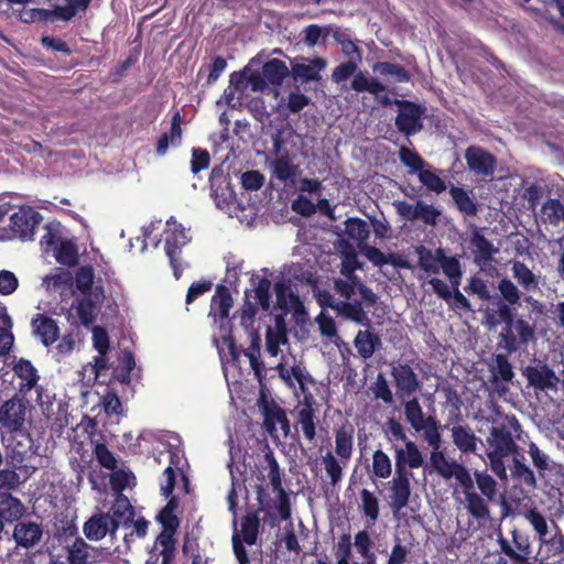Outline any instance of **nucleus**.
<instances>
[{"label": "nucleus", "mask_w": 564, "mask_h": 564, "mask_svg": "<svg viewBox=\"0 0 564 564\" xmlns=\"http://www.w3.org/2000/svg\"><path fill=\"white\" fill-rule=\"evenodd\" d=\"M420 182L431 192L441 194L446 189L445 182L433 171L424 170L417 173Z\"/></svg>", "instance_id": "nucleus-53"}, {"label": "nucleus", "mask_w": 564, "mask_h": 564, "mask_svg": "<svg viewBox=\"0 0 564 564\" xmlns=\"http://www.w3.org/2000/svg\"><path fill=\"white\" fill-rule=\"evenodd\" d=\"M25 512L21 500L8 492H0V520L4 522H18Z\"/></svg>", "instance_id": "nucleus-26"}, {"label": "nucleus", "mask_w": 564, "mask_h": 564, "mask_svg": "<svg viewBox=\"0 0 564 564\" xmlns=\"http://www.w3.org/2000/svg\"><path fill=\"white\" fill-rule=\"evenodd\" d=\"M9 219V238L32 240L43 216L32 207H20Z\"/></svg>", "instance_id": "nucleus-8"}, {"label": "nucleus", "mask_w": 564, "mask_h": 564, "mask_svg": "<svg viewBox=\"0 0 564 564\" xmlns=\"http://www.w3.org/2000/svg\"><path fill=\"white\" fill-rule=\"evenodd\" d=\"M118 523H113L109 513L99 512L91 516L83 527L85 536L90 541H100L107 534L115 538Z\"/></svg>", "instance_id": "nucleus-14"}, {"label": "nucleus", "mask_w": 564, "mask_h": 564, "mask_svg": "<svg viewBox=\"0 0 564 564\" xmlns=\"http://www.w3.org/2000/svg\"><path fill=\"white\" fill-rule=\"evenodd\" d=\"M315 400L312 393L305 394L296 411L295 429L303 433L308 443H314L317 435L318 419L314 409Z\"/></svg>", "instance_id": "nucleus-11"}, {"label": "nucleus", "mask_w": 564, "mask_h": 564, "mask_svg": "<svg viewBox=\"0 0 564 564\" xmlns=\"http://www.w3.org/2000/svg\"><path fill=\"white\" fill-rule=\"evenodd\" d=\"M358 70L357 61H347L336 66L332 74V79L336 84L346 82L350 76H355Z\"/></svg>", "instance_id": "nucleus-57"}, {"label": "nucleus", "mask_w": 564, "mask_h": 564, "mask_svg": "<svg viewBox=\"0 0 564 564\" xmlns=\"http://www.w3.org/2000/svg\"><path fill=\"white\" fill-rule=\"evenodd\" d=\"M406 422L415 432H423L424 440L432 447V452L441 451L442 436L438 422L435 417L425 416L417 398L403 402Z\"/></svg>", "instance_id": "nucleus-5"}, {"label": "nucleus", "mask_w": 564, "mask_h": 564, "mask_svg": "<svg viewBox=\"0 0 564 564\" xmlns=\"http://www.w3.org/2000/svg\"><path fill=\"white\" fill-rule=\"evenodd\" d=\"M512 475L525 486L531 488L536 487V479L532 469H530V467L527 466L523 462L518 459L517 455L513 456Z\"/></svg>", "instance_id": "nucleus-54"}, {"label": "nucleus", "mask_w": 564, "mask_h": 564, "mask_svg": "<svg viewBox=\"0 0 564 564\" xmlns=\"http://www.w3.org/2000/svg\"><path fill=\"white\" fill-rule=\"evenodd\" d=\"M464 158L470 172L484 178L494 177L497 167V159L492 153L479 145H469L465 150Z\"/></svg>", "instance_id": "nucleus-10"}, {"label": "nucleus", "mask_w": 564, "mask_h": 564, "mask_svg": "<svg viewBox=\"0 0 564 564\" xmlns=\"http://www.w3.org/2000/svg\"><path fill=\"white\" fill-rule=\"evenodd\" d=\"M232 304L234 300L228 288L223 284H218L212 299L210 307L215 317H218L221 321V328L224 327V323L230 324L229 312Z\"/></svg>", "instance_id": "nucleus-24"}, {"label": "nucleus", "mask_w": 564, "mask_h": 564, "mask_svg": "<svg viewBox=\"0 0 564 564\" xmlns=\"http://www.w3.org/2000/svg\"><path fill=\"white\" fill-rule=\"evenodd\" d=\"M270 172L272 177L283 184H289L294 183L296 176L300 174V167L297 164H294L293 156L285 151L271 161Z\"/></svg>", "instance_id": "nucleus-18"}, {"label": "nucleus", "mask_w": 564, "mask_h": 564, "mask_svg": "<svg viewBox=\"0 0 564 564\" xmlns=\"http://www.w3.org/2000/svg\"><path fill=\"white\" fill-rule=\"evenodd\" d=\"M33 335L43 346L50 347L59 338V327L57 322L45 314L37 313L31 319Z\"/></svg>", "instance_id": "nucleus-15"}, {"label": "nucleus", "mask_w": 564, "mask_h": 564, "mask_svg": "<svg viewBox=\"0 0 564 564\" xmlns=\"http://www.w3.org/2000/svg\"><path fill=\"white\" fill-rule=\"evenodd\" d=\"M108 513L119 528L121 522L126 525L132 522L134 509L127 496L118 494Z\"/></svg>", "instance_id": "nucleus-30"}, {"label": "nucleus", "mask_w": 564, "mask_h": 564, "mask_svg": "<svg viewBox=\"0 0 564 564\" xmlns=\"http://www.w3.org/2000/svg\"><path fill=\"white\" fill-rule=\"evenodd\" d=\"M274 292L278 305L282 310L297 308L302 306V302L297 294H295L289 281L280 280L274 284Z\"/></svg>", "instance_id": "nucleus-34"}, {"label": "nucleus", "mask_w": 564, "mask_h": 564, "mask_svg": "<svg viewBox=\"0 0 564 564\" xmlns=\"http://www.w3.org/2000/svg\"><path fill=\"white\" fill-rule=\"evenodd\" d=\"M399 111L395 117V127L406 137L414 135L423 129L422 117L425 109L410 100H398Z\"/></svg>", "instance_id": "nucleus-9"}, {"label": "nucleus", "mask_w": 564, "mask_h": 564, "mask_svg": "<svg viewBox=\"0 0 564 564\" xmlns=\"http://www.w3.org/2000/svg\"><path fill=\"white\" fill-rule=\"evenodd\" d=\"M475 480L477 484L478 489L482 494V496L488 500H492L497 492V482L496 480L486 471H478L476 470L474 473Z\"/></svg>", "instance_id": "nucleus-52"}, {"label": "nucleus", "mask_w": 564, "mask_h": 564, "mask_svg": "<svg viewBox=\"0 0 564 564\" xmlns=\"http://www.w3.org/2000/svg\"><path fill=\"white\" fill-rule=\"evenodd\" d=\"M65 1H66V4L57 6L54 10V13L58 19H61L63 21H69L77 13L86 12L91 0H65Z\"/></svg>", "instance_id": "nucleus-42"}, {"label": "nucleus", "mask_w": 564, "mask_h": 564, "mask_svg": "<svg viewBox=\"0 0 564 564\" xmlns=\"http://www.w3.org/2000/svg\"><path fill=\"white\" fill-rule=\"evenodd\" d=\"M430 462L434 470L445 480L455 478L465 495L466 509L477 520H486L490 510L485 499L475 491L474 479L468 468L455 459L446 458L442 451L432 452Z\"/></svg>", "instance_id": "nucleus-2"}, {"label": "nucleus", "mask_w": 564, "mask_h": 564, "mask_svg": "<svg viewBox=\"0 0 564 564\" xmlns=\"http://www.w3.org/2000/svg\"><path fill=\"white\" fill-rule=\"evenodd\" d=\"M523 375L527 378L529 386L540 391L556 389L560 381L554 370L546 364L527 366L523 370Z\"/></svg>", "instance_id": "nucleus-16"}, {"label": "nucleus", "mask_w": 564, "mask_h": 564, "mask_svg": "<svg viewBox=\"0 0 564 564\" xmlns=\"http://www.w3.org/2000/svg\"><path fill=\"white\" fill-rule=\"evenodd\" d=\"M437 256L441 257L440 267L447 278L455 276L462 272L460 262L457 258L446 256L442 249H437Z\"/></svg>", "instance_id": "nucleus-63"}, {"label": "nucleus", "mask_w": 564, "mask_h": 564, "mask_svg": "<svg viewBox=\"0 0 564 564\" xmlns=\"http://www.w3.org/2000/svg\"><path fill=\"white\" fill-rule=\"evenodd\" d=\"M371 390L375 395V399L381 400L386 404L393 403V393L383 373L377 375L376 381L373 382Z\"/></svg>", "instance_id": "nucleus-56"}, {"label": "nucleus", "mask_w": 564, "mask_h": 564, "mask_svg": "<svg viewBox=\"0 0 564 564\" xmlns=\"http://www.w3.org/2000/svg\"><path fill=\"white\" fill-rule=\"evenodd\" d=\"M164 234L165 253L170 260L171 267L173 268L175 278L180 279L182 270L178 263V256L182 248L188 242V237L186 235L185 228H183L182 225L175 223L173 224V227L167 228Z\"/></svg>", "instance_id": "nucleus-12"}, {"label": "nucleus", "mask_w": 564, "mask_h": 564, "mask_svg": "<svg viewBox=\"0 0 564 564\" xmlns=\"http://www.w3.org/2000/svg\"><path fill=\"white\" fill-rule=\"evenodd\" d=\"M43 534L42 523L30 519H22L14 524L12 538L17 547L29 550L40 544Z\"/></svg>", "instance_id": "nucleus-13"}, {"label": "nucleus", "mask_w": 564, "mask_h": 564, "mask_svg": "<svg viewBox=\"0 0 564 564\" xmlns=\"http://www.w3.org/2000/svg\"><path fill=\"white\" fill-rule=\"evenodd\" d=\"M522 433L521 424L514 414H507L495 420L487 436V451L503 453L512 456L518 455L519 446L517 440Z\"/></svg>", "instance_id": "nucleus-4"}, {"label": "nucleus", "mask_w": 564, "mask_h": 564, "mask_svg": "<svg viewBox=\"0 0 564 564\" xmlns=\"http://www.w3.org/2000/svg\"><path fill=\"white\" fill-rule=\"evenodd\" d=\"M88 543L80 536H76L73 544L67 546V560L69 564H87L89 558Z\"/></svg>", "instance_id": "nucleus-43"}, {"label": "nucleus", "mask_w": 564, "mask_h": 564, "mask_svg": "<svg viewBox=\"0 0 564 564\" xmlns=\"http://www.w3.org/2000/svg\"><path fill=\"white\" fill-rule=\"evenodd\" d=\"M489 371L490 382L498 391L507 390L506 387L500 388V382H511L514 378L513 367L505 354L494 355L492 361L489 364Z\"/></svg>", "instance_id": "nucleus-20"}, {"label": "nucleus", "mask_w": 564, "mask_h": 564, "mask_svg": "<svg viewBox=\"0 0 564 564\" xmlns=\"http://www.w3.org/2000/svg\"><path fill=\"white\" fill-rule=\"evenodd\" d=\"M12 321L6 313L0 314V356L7 355L13 345Z\"/></svg>", "instance_id": "nucleus-49"}, {"label": "nucleus", "mask_w": 564, "mask_h": 564, "mask_svg": "<svg viewBox=\"0 0 564 564\" xmlns=\"http://www.w3.org/2000/svg\"><path fill=\"white\" fill-rule=\"evenodd\" d=\"M209 164L210 154L206 149H192L191 171L193 174H198L200 171L206 170Z\"/></svg>", "instance_id": "nucleus-58"}, {"label": "nucleus", "mask_w": 564, "mask_h": 564, "mask_svg": "<svg viewBox=\"0 0 564 564\" xmlns=\"http://www.w3.org/2000/svg\"><path fill=\"white\" fill-rule=\"evenodd\" d=\"M394 451L395 474L389 482L390 507L393 512L405 508L411 497L412 473L410 469H417L423 466L424 458L417 445L413 441L405 443V447L392 446Z\"/></svg>", "instance_id": "nucleus-3"}, {"label": "nucleus", "mask_w": 564, "mask_h": 564, "mask_svg": "<svg viewBox=\"0 0 564 564\" xmlns=\"http://www.w3.org/2000/svg\"><path fill=\"white\" fill-rule=\"evenodd\" d=\"M322 464L324 465L325 473L333 486H336L343 479V468L345 467L338 456L328 451L322 456Z\"/></svg>", "instance_id": "nucleus-40"}, {"label": "nucleus", "mask_w": 564, "mask_h": 564, "mask_svg": "<svg viewBox=\"0 0 564 564\" xmlns=\"http://www.w3.org/2000/svg\"><path fill=\"white\" fill-rule=\"evenodd\" d=\"M28 413V402L14 395L0 405V426L10 434H23Z\"/></svg>", "instance_id": "nucleus-6"}, {"label": "nucleus", "mask_w": 564, "mask_h": 564, "mask_svg": "<svg viewBox=\"0 0 564 564\" xmlns=\"http://www.w3.org/2000/svg\"><path fill=\"white\" fill-rule=\"evenodd\" d=\"M14 375L22 381L19 386L20 393H28L32 389L37 387L40 379L36 368L30 360L20 359L13 367Z\"/></svg>", "instance_id": "nucleus-27"}, {"label": "nucleus", "mask_w": 564, "mask_h": 564, "mask_svg": "<svg viewBox=\"0 0 564 564\" xmlns=\"http://www.w3.org/2000/svg\"><path fill=\"white\" fill-rule=\"evenodd\" d=\"M94 269L90 265H84L78 269L75 276V284L77 290L83 294L87 295L89 291H91V285H94Z\"/></svg>", "instance_id": "nucleus-55"}, {"label": "nucleus", "mask_w": 564, "mask_h": 564, "mask_svg": "<svg viewBox=\"0 0 564 564\" xmlns=\"http://www.w3.org/2000/svg\"><path fill=\"white\" fill-rule=\"evenodd\" d=\"M98 304L93 297H83L76 307L77 316L84 326H90L96 321V310Z\"/></svg>", "instance_id": "nucleus-48"}, {"label": "nucleus", "mask_w": 564, "mask_h": 564, "mask_svg": "<svg viewBox=\"0 0 564 564\" xmlns=\"http://www.w3.org/2000/svg\"><path fill=\"white\" fill-rule=\"evenodd\" d=\"M270 288L271 282L267 278H260L257 286L254 288L257 303L263 311H267L270 307Z\"/></svg>", "instance_id": "nucleus-62"}, {"label": "nucleus", "mask_w": 564, "mask_h": 564, "mask_svg": "<svg viewBox=\"0 0 564 564\" xmlns=\"http://www.w3.org/2000/svg\"><path fill=\"white\" fill-rule=\"evenodd\" d=\"M260 527L258 512H248L241 520V540L248 545L257 543Z\"/></svg>", "instance_id": "nucleus-39"}, {"label": "nucleus", "mask_w": 564, "mask_h": 564, "mask_svg": "<svg viewBox=\"0 0 564 564\" xmlns=\"http://www.w3.org/2000/svg\"><path fill=\"white\" fill-rule=\"evenodd\" d=\"M499 295H490L487 307L484 310L485 325L489 328L505 324L498 335V348L508 354L517 352L535 340V325L522 317L516 318L514 306L520 305L521 291L508 278L498 281Z\"/></svg>", "instance_id": "nucleus-1"}, {"label": "nucleus", "mask_w": 564, "mask_h": 564, "mask_svg": "<svg viewBox=\"0 0 564 564\" xmlns=\"http://www.w3.org/2000/svg\"><path fill=\"white\" fill-rule=\"evenodd\" d=\"M327 63L322 57H314L308 64L297 63L292 67L293 75L305 82H316L321 79L319 72L326 67Z\"/></svg>", "instance_id": "nucleus-31"}, {"label": "nucleus", "mask_w": 564, "mask_h": 564, "mask_svg": "<svg viewBox=\"0 0 564 564\" xmlns=\"http://www.w3.org/2000/svg\"><path fill=\"white\" fill-rule=\"evenodd\" d=\"M361 501V511L364 516L373 524L380 514L379 500L373 492L364 488L359 492Z\"/></svg>", "instance_id": "nucleus-41"}, {"label": "nucleus", "mask_w": 564, "mask_h": 564, "mask_svg": "<svg viewBox=\"0 0 564 564\" xmlns=\"http://www.w3.org/2000/svg\"><path fill=\"white\" fill-rule=\"evenodd\" d=\"M390 373L395 386V395L402 403L416 398L415 393L421 390L422 382L409 364L392 365Z\"/></svg>", "instance_id": "nucleus-7"}, {"label": "nucleus", "mask_w": 564, "mask_h": 564, "mask_svg": "<svg viewBox=\"0 0 564 564\" xmlns=\"http://www.w3.org/2000/svg\"><path fill=\"white\" fill-rule=\"evenodd\" d=\"M102 406L108 415H120L122 413L121 400L112 389H108L102 397Z\"/></svg>", "instance_id": "nucleus-64"}, {"label": "nucleus", "mask_w": 564, "mask_h": 564, "mask_svg": "<svg viewBox=\"0 0 564 564\" xmlns=\"http://www.w3.org/2000/svg\"><path fill=\"white\" fill-rule=\"evenodd\" d=\"M94 454L100 466L110 470L117 468V459L106 444L97 443L94 448Z\"/></svg>", "instance_id": "nucleus-60"}, {"label": "nucleus", "mask_w": 564, "mask_h": 564, "mask_svg": "<svg viewBox=\"0 0 564 564\" xmlns=\"http://www.w3.org/2000/svg\"><path fill=\"white\" fill-rule=\"evenodd\" d=\"M354 434L355 429L349 423L334 430L335 454L340 458L344 466L350 462L354 454Z\"/></svg>", "instance_id": "nucleus-19"}, {"label": "nucleus", "mask_w": 564, "mask_h": 564, "mask_svg": "<svg viewBox=\"0 0 564 564\" xmlns=\"http://www.w3.org/2000/svg\"><path fill=\"white\" fill-rule=\"evenodd\" d=\"M484 228L473 225L470 228L469 242L473 246L474 260L478 264H489L498 248L484 236Z\"/></svg>", "instance_id": "nucleus-17"}, {"label": "nucleus", "mask_w": 564, "mask_h": 564, "mask_svg": "<svg viewBox=\"0 0 564 564\" xmlns=\"http://www.w3.org/2000/svg\"><path fill=\"white\" fill-rule=\"evenodd\" d=\"M392 471L390 457L382 449H377L372 455V473L376 477L387 479Z\"/></svg>", "instance_id": "nucleus-47"}, {"label": "nucleus", "mask_w": 564, "mask_h": 564, "mask_svg": "<svg viewBox=\"0 0 564 564\" xmlns=\"http://www.w3.org/2000/svg\"><path fill=\"white\" fill-rule=\"evenodd\" d=\"M262 72L268 85L274 87L281 86L284 79L290 75L286 64L278 58L265 62L262 66Z\"/></svg>", "instance_id": "nucleus-32"}, {"label": "nucleus", "mask_w": 564, "mask_h": 564, "mask_svg": "<svg viewBox=\"0 0 564 564\" xmlns=\"http://www.w3.org/2000/svg\"><path fill=\"white\" fill-rule=\"evenodd\" d=\"M452 440L457 449L463 454H474L480 441L470 426L454 425L451 430Z\"/></svg>", "instance_id": "nucleus-25"}, {"label": "nucleus", "mask_w": 564, "mask_h": 564, "mask_svg": "<svg viewBox=\"0 0 564 564\" xmlns=\"http://www.w3.org/2000/svg\"><path fill=\"white\" fill-rule=\"evenodd\" d=\"M174 535L175 533L172 532H161L155 540V544L162 547L160 551V555L162 556L161 564H172L175 557L176 540Z\"/></svg>", "instance_id": "nucleus-45"}, {"label": "nucleus", "mask_w": 564, "mask_h": 564, "mask_svg": "<svg viewBox=\"0 0 564 564\" xmlns=\"http://www.w3.org/2000/svg\"><path fill=\"white\" fill-rule=\"evenodd\" d=\"M354 346L359 358L367 361L381 348L382 341L378 334L367 328L357 332L354 338Z\"/></svg>", "instance_id": "nucleus-22"}, {"label": "nucleus", "mask_w": 564, "mask_h": 564, "mask_svg": "<svg viewBox=\"0 0 564 564\" xmlns=\"http://www.w3.org/2000/svg\"><path fill=\"white\" fill-rule=\"evenodd\" d=\"M345 232L349 239L357 242L358 248H362L367 245V240L370 235L368 224L358 217L348 218L345 221Z\"/></svg>", "instance_id": "nucleus-36"}, {"label": "nucleus", "mask_w": 564, "mask_h": 564, "mask_svg": "<svg viewBox=\"0 0 564 564\" xmlns=\"http://www.w3.org/2000/svg\"><path fill=\"white\" fill-rule=\"evenodd\" d=\"M416 253L419 257V267L426 273L436 274L440 270V259L437 256V251L433 254L432 250L425 248L424 246H420L416 249Z\"/></svg>", "instance_id": "nucleus-46"}, {"label": "nucleus", "mask_w": 564, "mask_h": 564, "mask_svg": "<svg viewBox=\"0 0 564 564\" xmlns=\"http://www.w3.org/2000/svg\"><path fill=\"white\" fill-rule=\"evenodd\" d=\"M511 271L513 278L523 290L530 292L539 289V276L535 275L524 262L518 260L513 261Z\"/></svg>", "instance_id": "nucleus-33"}, {"label": "nucleus", "mask_w": 564, "mask_h": 564, "mask_svg": "<svg viewBox=\"0 0 564 564\" xmlns=\"http://www.w3.org/2000/svg\"><path fill=\"white\" fill-rule=\"evenodd\" d=\"M337 315L348 321H352L364 327H371V319L364 310L361 301H339Z\"/></svg>", "instance_id": "nucleus-28"}, {"label": "nucleus", "mask_w": 564, "mask_h": 564, "mask_svg": "<svg viewBox=\"0 0 564 564\" xmlns=\"http://www.w3.org/2000/svg\"><path fill=\"white\" fill-rule=\"evenodd\" d=\"M286 341V334L284 332H273L269 326L265 330V348L267 351L275 357L280 351V345Z\"/></svg>", "instance_id": "nucleus-59"}, {"label": "nucleus", "mask_w": 564, "mask_h": 564, "mask_svg": "<svg viewBox=\"0 0 564 564\" xmlns=\"http://www.w3.org/2000/svg\"><path fill=\"white\" fill-rule=\"evenodd\" d=\"M398 154L400 162L412 172L419 173L426 165L423 158L415 150L401 147Z\"/></svg>", "instance_id": "nucleus-51"}, {"label": "nucleus", "mask_w": 564, "mask_h": 564, "mask_svg": "<svg viewBox=\"0 0 564 564\" xmlns=\"http://www.w3.org/2000/svg\"><path fill=\"white\" fill-rule=\"evenodd\" d=\"M263 459L267 463V467L269 469L268 478L272 486L273 491L283 489L282 486V470L280 465L274 456L273 451L270 447H267L264 452Z\"/></svg>", "instance_id": "nucleus-44"}, {"label": "nucleus", "mask_w": 564, "mask_h": 564, "mask_svg": "<svg viewBox=\"0 0 564 564\" xmlns=\"http://www.w3.org/2000/svg\"><path fill=\"white\" fill-rule=\"evenodd\" d=\"M183 130H182V116L178 110H176L171 120L170 131L163 132L158 141L155 147V152L159 156H163L166 154L170 144L173 147H177L182 142Z\"/></svg>", "instance_id": "nucleus-21"}, {"label": "nucleus", "mask_w": 564, "mask_h": 564, "mask_svg": "<svg viewBox=\"0 0 564 564\" xmlns=\"http://www.w3.org/2000/svg\"><path fill=\"white\" fill-rule=\"evenodd\" d=\"M280 425L284 436L291 432V424L285 411L279 405H272L264 410V426L271 436L276 433V425Z\"/></svg>", "instance_id": "nucleus-29"}, {"label": "nucleus", "mask_w": 564, "mask_h": 564, "mask_svg": "<svg viewBox=\"0 0 564 564\" xmlns=\"http://www.w3.org/2000/svg\"><path fill=\"white\" fill-rule=\"evenodd\" d=\"M449 194L457 207V209L467 215V216H475L478 212L477 204L474 202V199L468 195V193L457 186H452L449 189Z\"/></svg>", "instance_id": "nucleus-38"}, {"label": "nucleus", "mask_w": 564, "mask_h": 564, "mask_svg": "<svg viewBox=\"0 0 564 564\" xmlns=\"http://www.w3.org/2000/svg\"><path fill=\"white\" fill-rule=\"evenodd\" d=\"M372 70L381 76L392 77L397 83H408L411 80L409 70L399 64L390 62H376Z\"/></svg>", "instance_id": "nucleus-37"}, {"label": "nucleus", "mask_w": 564, "mask_h": 564, "mask_svg": "<svg viewBox=\"0 0 564 564\" xmlns=\"http://www.w3.org/2000/svg\"><path fill=\"white\" fill-rule=\"evenodd\" d=\"M350 88L357 93H369L373 96H379L380 93L387 90V86L379 82L377 78L368 77L366 73L357 70L351 80Z\"/></svg>", "instance_id": "nucleus-35"}, {"label": "nucleus", "mask_w": 564, "mask_h": 564, "mask_svg": "<svg viewBox=\"0 0 564 564\" xmlns=\"http://www.w3.org/2000/svg\"><path fill=\"white\" fill-rule=\"evenodd\" d=\"M563 203L557 198H549L542 205V213L547 217L550 224H558L562 220Z\"/></svg>", "instance_id": "nucleus-61"}, {"label": "nucleus", "mask_w": 564, "mask_h": 564, "mask_svg": "<svg viewBox=\"0 0 564 564\" xmlns=\"http://www.w3.org/2000/svg\"><path fill=\"white\" fill-rule=\"evenodd\" d=\"M528 4L527 9L535 12L551 24L557 25L554 12L564 19V0H521ZM564 30V26H563Z\"/></svg>", "instance_id": "nucleus-23"}, {"label": "nucleus", "mask_w": 564, "mask_h": 564, "mask_svg": "<svg viewBox=\"0 0 564 564\" xmlns=\"http://www.w3.org/2000/svg\"><path fill=\"white\" fill-rule=\"evenodd\" d=\"M56 261L63 265H75L78 261V252L75 245L70 241H61L55 248Z\"/></svg>", "instance_id": "nucleus-50"}]
</instances>
